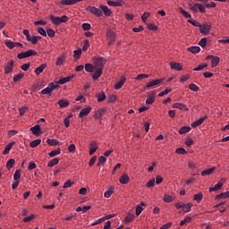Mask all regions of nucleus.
Wrapping results in <instances>:
<instances>
[{
	"label": "nucleus",
	"mask_w": 229,
	"mask_h": 229,
	"mask_svg": "<svg viewBox=\"0 0 229 229\" xmlns=\"http://www.w3.org/2000/svg\"><path fill=\"white\" fill-rule=\"evenodd\" d=\"M49 19L52 24H55V26H60L62 22H67V21H69V17L67 15H63L62 17L50 15Z\"/></svg>",
	"instance_id": "f257e3e1"
},
{
	"label": "nucleus",
	"mask_w": 229,
	"mask_h": 229,
	"mask_svg": "<svg viewBox=\"0 0 229 229\" xmlns=\"http://www.w3.org/2000/svg\"><path fill=\"white\" fill-rule=\"evenodd\" d=\"M106 37L109 47H112V46L115 44V37H116L115 32H114V30H108L106 33Z\"/></svg>",
	"instance_id": "f03ea898"
},
{
	"label": "nucleus",
	"mask_w": 229,
	"mask_h": 229,
	"mask_svg": "<svg viewBox=\"0 0 229 229\" xmlns=\"http://www.w3.org/2000/svg\"><path fill=\"white\" fill-rule=\"evenodd\" d=\"M30 56H37V51L29 49L26 52L18 54L17 58H19V60H24V58H30Z\"/></svg>",
	"instance_id": "7ed1b4c3"
},
{
	"label": "nucleus",
	"mask_w": 229,
	"mask_h": 229,
	"mask_svg": "<svg viewBox=\"0 0 229 229\" xmlns=\"http://www.w3.org/2000/svg\"><path fill=\"white\" fill-rule=\"evenodd\" d=\"M199 29L201 35H208L212 30V25L208 24V22L200 23Z\"/></svg>",
	"instance_id": "20e7f679"
},
{
	"label": "nucleus",
	"mask_w": 229,
	"mask_h": 229,
	"mask_svg": "<svg viewBox=\"0 0 229 229\" xmlns=\"http://www.w3.org/2000/svg\"><path fill=\"white\" fill-rule=\"evenodd\" d=\"M58 88V83L51 82L47 85V87L41 90V94L43 96H47V94H51L53 90Z\"/></svg>",
	"instance_id": "39448f33"
},
{
	"label": "nucleus",
	"mask_w": 229,
	"mask_h": 229,
	"mask_svg": "<svg viewBox=\"0 0 229 229\" xmlns=\"http://www.w3.org/2000/svg\"><path fill=\"white\" fill-rule=\"evenodd\" d=\"M105 64H106V59L103 57H97L94 60V67L95 69H102L105 67Z\"/></svg>",
	"instance_id": "423d86ee"
},
{
	"label": "nucleus",
	"mask_w": 229,
	"mask_h": 229,
	"mask_svg": "<svg viewBox=\"0 0 229 229\" xmlns=\"http://www.w3.org/2000/svg\"><path fill=\"white\" fill-rule=\"evenodd\" d=\"M86 11L90 12V13L96 15V17H103V11L96 6H88Z\"/></svg>",
	"instance_id": "0eeeda50"
},
{
	"label": "nucleus",
	"mask_w": 229,
	"mask_h": 229,
	"mask_svg": "<svg viewBox=\"0 0 229 229\" xmlns=\"http://www.w3.org/2000/svg\"><path fill=\"white\" fill-rule=\"evenodd\" d=\"M84 0H62L59 4L61 6H72V4H76V3H81Z\"/></svg>",
	"instance_id": "6e6552de"
},
{
	"label": "nucleus",
	"mask_w": 229,
	"mask_h": 229,
	"mask_svg": "<svg viewBox=\"0 0 229 229\" xmlns=\"http://www.w3.org/2000/svg\"><path fill=\"white\" fill-rule=\"evenodd\" d=\"M72 78H74V75H71L68 77H60L58 81H55V83H57V87L58 85H65V83H69V81H71Z\"/></svg>",
	"instance_id": "1a4fd4ad"
},
{
	"label": "nucleus",
	"mask_w": 229,
	"mask_h": 229,
	"mask_svg": "<svg viewBox=\"0 0 229 229\" xmlns=\"http://www.w3.org/2000/svg\"><path fill=\"white\" fill-rule=\"evenodd\" d=\"M15 64V61L11 60L7 63L6 66L4 67V74H10L12 71H13V65Z\"/></svg>",
	"instance_id": "9d476101"
},
{
	"label": "nucleus",
	"mask_w": 229,
	"mask_h": 229,
	"mask_svg": "<svg viewBox=\"0 0 229 229\" xmlns=\"http://www.w3.org/2000/svg\"><path fill=\"white\" fill-rule=\"evenodd\" d=\"M90 112H92V107L90 106L84 107L80 111L79 117L82 119V117H86V115H89Z\"/></svg>",
	"instance_id": "9b49d317"
},
{
	"label": "nucleus",
	"mask_w": 229,
	"mask_h": 229,
	"mask_svg": "<svg viewBox=\"0 0 229 229\" xmlns=\"http://www.w3.org/2000/svg\"><path fill=\"white\" fill-rule=\"evenodd\" d=\"M103 76V68H96L95 72L92 74V79L94 81H97V80H99Z\"/></svg>",
	"instance_id": "f8f14e48"
},
{
	"label": "nucleus",
	"mask_w": 229,
	"mask_h": 229,
	"mask_svg": "<svg viewBox=\"0 0 229 229\" xmlns=\"http://www.w3.org/2000/svg\"><path fill=\"white\" fill-rule=\"evenodd\" d=\"M106 114V108H100L95 112V114H93V117L95 119H101V117H103V115Z\"/></svg>",
	"instance_id": "ddd939ff"
},
{
	"label": "nucleus",
	"mask_w": 229,
	"mask_h": 229,
	"mask_svg": "<svg viewBox=\"0 0 229 229\" xmlns=\"http://www.w3.org/2000/svg\"><path fill=\"white\" fill-rule=\"evenodd\" d=\"M107 4H108V6H114V8H117L119 6H123V4H124V1L116 0L115 2H114L112 0H108Z\"/></svg>",
	"instance_id": "4468645a"
},
{
	"label": "nucleus",
	"mask_w": 229,
	"mask_h": 229,
	"mask_svg": "<svg viewBox=\"0 0 229 229\" xmlns=\"http://www.w3.org/2000/svg\"><path fill=\"white\" fill-rule=\"evenodd\" d=\"M135 220V215L133 213H129L123 219L124 225H130Z\"/></svg>",
	"instance_id": "2eb2a0df"
},
{
	"label": "nucleus",
	"mask_w": 229,
	"mask_h": 229,
	"mask_svg": "<svg viewBox=\"0 0 229 229\" xmlns=\"http://www.w3.org/2000/svg\"><path fill=\"white\" fill-rule=\"evenodd\" d=\"M30 131L33 133V135H36V137H39V135L42 133V131L40 130V125L38 124L31 127Z\"/></svg>",
	"instance_id": "dca6fc26"
},
{
	"label": "nucleus",
	"mask_w": 229,
	"mask_h": 229,
	"mask_svg": "<svg viewBox=\"0 0 229 229\" xmlns=\"http://www.w3.org/2000/svg\"><path fill=\"white\" fill-rule=\"evenodd\" d=\"M119 182L122 185H126L128 183H130V176L127 174H123L120 179H119Z\"/></svg>",
	"instance_id": "f3484780"
},
{
	"label": "nucleus",
	"mask_w": 229,
	"mask_h": 229,
	"mask_svg": "<svg viewBox=\"0 0 229 229\" xmlns=\"http://www.w3.org/2000/svg\"><path fill=\"white\" fill-rule=\"evenodd\" d=\"M173 108H177L178 110H183L184 112H189V107L185 104L174 103Z\"/></svg>",
	"instance_id": "a211bd4d"
},
{
	"label": "nucleus",
	"mask_w": 229,
	"mask_h": 229,
	"mask_svg": "<svg viewBox=\"0 0 229 229\" xmlns=\"http://www.w3.org/2000/svg\"><path fill=\"white\" fill-rule=\"evenodd\" d=\"M162 81H164L163 79L154 80V81H151L148 83H147L146 87H147V89H149L151 87H156V85H160V83H162Z\"/></svg>",
	"instance_id": "6ab92c4d"
},
{
	"label": "nucleus",
	"mask_w": 229,
	"mask_h": 229,
	"mask_svg": "<svg viewBox=\"0 0 229 229\" xmlns=\"http://www.w3.org/2000/svg\"><path fill=\"white\" fill-rule=\"evenodd\" d=\"M57 105H59L60 108H67L69 105H71V102L69 100L64 98V99H59L57 101Z\"/></svg>",
	"instance_id": "aec40b11"
},
{
	"label": "nucleus",
	"mask_w": 229,
	"mask_h": 229,
	"mask_svg": "<svg viewBox=\"0 0 229 229\" xmlns=\"http://www.w3.org/2000/svg\"><path fill=\"white\" fill-rule=\"evenodd\" d=\"M47 67V64H42L39 67H37L34 71L36 76H38L44 72V70Z\"/></svg>",
	"instance_id": "412c9836"
},
{
	"label": "nucleus",
	"mask_w": 229,
	"mask_h": 229,
	"mask_svg": "<svg viewBox=\"0 0 229 229\" xmlns=\"http://www.w3.org/2000/svg\"><path fill=\"white\" fill-rule=\"evenodd\" d=\"M207 119V116L201 117L199 120H196L191 123V128H198V126L203 124L205 123V120Z\"/></svg>",
	"instance_id": "4be33fe9"
},
{
	"label": "nucleus",
	"mask_w": 229,
	"mask_h": 229,
	"mask_svg": "<svg viewBox=\"0 0 229 229\" xmlns=\"http://www.w3.org/2000/svg\"><path fill=\"white\" fill-rule=\"evenodd\" d=\"M100 10L104 12V15H106V17H110L112 15V10H110L106 5H100Z\"/></svg>",
	"instance_id": "5701e85b"
},
{
	"label": "nucleus",
	"mask_w": 229,
	"mask_h": 229,
	"mask_svg": "<svg viewBox=\"0 0 229 229\" xmlns=\"http://www.w3.org/2000/svg\"><path fill=\"white\" fill-rule=\"evenodd\" d=\"M187 51L192 53V55H198L201 51V47L198 46L190 47L187 48Z\"/></svg>",
	"instance_id": "b1692460"
},
{
	"label": "nucleus",
	"mask_w": 229,
	"mask_h": 229,
	"mask_svg": "<svg viewBox=\"0 0 229 229\" xmlns=\"http://www.w3.org/2000/svg\"><path fill=\"white\" fill-rule=\"evenodd\" d=\"M221 189H223V182H218L213 187L209 188V192H216V191H221Z\"/></svg>",
	"instance_id": "393cba45"
},
{
	"label": "nucleus",
	"mask_w": 229,
	"mask_h": 229,
	"mask_svg": "<svg viewBox=\"0 0 229 229\" xmlns=\"http://www.w3.org/2000/svg\"><path fill=\"white\" fill-rule=\"evenodd\" d=\"M170 67L174 71H182L183 69V66L180 63H170Z\"/></svg>",
	"instance_id": "a878e982"
},
{
	"label": "nucleus",
	"mask_w": 229,
	"mask_h": 229,
	"mask_svg": "<svg viewBox=\"0 0 229 229\" xmlns=\"http://www.w3.org/2000/svg\"><path fill=\"white\" fill-rule=\"evenodd\" d=\"M64 62H65V55H59L55 61L56 67L62 66L64 64Z\"/></svg>",
	"instance_id": "bb28decb"
},
{
	"label": "nucleus",
	"mask_w": 229,
	"mask_h": 229,
	"mask_svg": "<svg viewBox=\"0 0 229 229\" xmlns=\"http://www.w3.org/2000/svg\"><path fill=\"white\" fill-rule=\"evenodd\" d=\"M229 191L222 192L215 197V199H228Z\"/></svg>",
	"instance_id": "cd10ccee"
},
{
	"label": "nucleus",
	"mask_w": 229,
	"mask_h": 229,
	"mask_svg": "<svg viewBox=\"0 0 229 229\" xmlns=\"http://www.w3.org/2000/svg\"><path fill=\"white\" fill-rule=\"evenodd\" d=\"M58 164H60V159L55 157L48 161L47 167H55V165H58Z\"/></svg>",
	"instance_id": "c85d7f7f"
},
{
	"label": "nucleus",
	"mask_w": 229,
	"mask_h": 229,
	"mask_svg": "<svg viewBox=\"0 0 229 229\" xmlns=\"http://www.w3.org/2000/svg\"><path fill=\"white\" fill-rule=\"evenodd\" d=\"M95 151H98V143L93 141L89 145V155H92Z\"/></svg>",
	"instance_id": "c756f323"
},
{
	"label": "nucleus",
	"mask_w": 229,
	"mask_h": 229,
	"mask_svg": "<svg viewBox=\"0 0 229 229\" xmlns=\"http://www.w3.org/2000/svg\"><path fill=\"white\" fill-rule=\"evenodd\" d=\"M124 83H126V78H123L118 83L114 85V90H119V89H123Z\"/></svg>",
	"instance_id": "7c9ffc66"
},
{
	"label": "nucleus",
	"mask_w": 229,
	"mask_h": 229,
	"mask_svg": "<svg viewBox=\"0 0 229 229\" xmlns=\"http://www.w3.org/2000/svg\"><path fill=\"white\" fill-rule=\"evenodd\" d=\"M14 144H15V142L7 144L3 151V155H8V153H10V149H12V148H13Z\"/></svg>",
	"instance_id": "2f4dec72"
},
{
	"label": "nucleus",
	"mask_w": 229,
	"mask_h": 229,
	"mask_svg": "<svg viewBox=\"0 0 229 229\" xmlns=\"http://www.w3.org/2000/svg\"><path fill=\"white\" fill-rule=\"evenodd\" d=\"M4 45L6 46V47H8V49H13L14 47H16V42H13L12 40L4 41Z\"/></svg>",
	"instance_id": "473e14b6"
},
{
	"label": "nucleus",
	"mask_w": 229,
	"mask_h": 229,
	"mask_svg": "<svg viewBox=\"0 0 229 229\" xmlns=\"http://www.w3.org/2000/svg\"><path fill=\"white\" fill-rule=\"evenodd\" d=\"M163 201H165V203H171V201H174V197L165 194L163 197Z\"/></svg>",
	"instance_id": "72a5a7b5"
},
{
	"label": "nucleus",
	"mask_w": 229,
	"mask_h": 229,
	"mask_svg": "<svg viewBox=\"0 0 229 229\" xmlns=\"http://www.w3.org/2000/svg\"><path fill=\"white\" fill-rule=\"evenodd\" d=\"M214 171H216V168H209V169H206L204 171L201 172V176H209V174H212V173H214Z\"/></svg>",
	"instance_id": "f704fd0d"
},
{
	"label": "nucleus",
	"mask_w": 229,
	"mask_h": 229,
	"mask_svg": "<svg viewBox=\"0 0 229 229\" xmlns=\"http://www.w3.org/2000/svg\"><path fill=\"white\" fill-rule=\"evenodd\" d=\"M179 12L182 13V15H183V17H185L186 19H191L192 15H191V13H187V11H185L183 8L180 7L179 8Z\"/></svg>",
	"instance_id": "c9c22d12"
},
{
	"label": "nucleus",
	"mask_w": 229,
	"mask_h": 229,
	"mask_svg": "<svg viewBox=\"0 0 229 229\" xmlns=\"http://www.w3.org/2000/svg\"><path fill=\"white\" fill-rule=\"evenodd\" d=\"M41 142H42V140L37 139V140H32L30 143V148H37V146H40Z\"/></svg>",
	"instance_id": "e433bc0d"
},
{
	"label": "nucleus",
	"mask_w": 229,
	"mask_h": 229,
	"mask_svg": "<svg viewBox=\"0 0 229 229\" xmlns=\"http://www.w3.org/2000/svg\"><path fill=\"white\" fill-rule=\"evenodd\" d=\"M194 201H197V203H200V201L203 199V193L199 192L193 196Z\"/></svg>",
	"instance_id": "4c0bfd02"
},
{
	"label": "nucleus",
	"mask_w": 229,
	"mask_h": 229,
	"mask_svg": "<svg viewBox=\"0 0 229 229\" xmlns=\"http://www.w3.org/2000/svg\"><path fill=\"white\" fill-rule=\"evenodd\" d=\"M97 99L98 103H102V101H105V99H106V95L105 94V92L98 93L97 95Z\"/></svg>",
	"instance_id": "58836bf2"
},
{
	"label": "nucleus",
	"mask_w": 229,
	"mask_h": 229,
	"mask_svg": "<svg viewBox=\"0 0 229 229\" xmlns=\"http://www.w3.org/2000/svg\"><path fill=\"white\" fill-rule=\"evenodd\" d=\"M47 143L48 144V146H58V144H60V141L55 139H48L47 140Z\"/></svg>",
	"instance_id": "ea45409f"
},
{
	"label": "nucleus",
	"mask_w": 229,
	"mask_h": 229,
	"mask_svg": "<svg viewBox=\"0 0 229 229\" xmlns=\"http://www.w3.org/2000/svg\"><path fill=\"white\" fill-rule=\"evenodd\" d=\"M191 131V128L189 126H182L179 130L180 135H183V133H189Z\"/></svg>",
	"instance_id": "a19ab883"
},
{
	"label": "nucleus",
	"mask_w": 229,
	"mask_h": 229,
	"mask_svg": "<svg viewBox=\"0 0 229 229\" xmlns=\"http://www.w3.org/2000/svg\"><path fill=\"white\" fill-rule=\"evenodd\" d=\"M61 153V150L60 148H57V149H55V150H52L51 152H49L48 156L53 158L55 157H58V155H60Z\"/></svg>",
	"instance_id": "79ce46f5"
},
{
	"label": "nucleus",
	"mask_w": 229,
	"mask_h": 229,
	"mask_svg": "<svg viewBox=\"0 0 229 229\" xmlns=\"http://www.w3.org/2000/svg\"><path fill=\"white\" fill-rule=\"evenodd\" d=\"M73 58L75 60H80V58H81V49H78V50L73 51Z\"/></svg>",
	"instance_id": "37998d69"
},
{
	"label": "nucleus",
	"mask_w": 229,
	"mask_h": 229,
	"mask_svg": "<svg viewBox=\"0 0 229 229\" xmlns=\"http://www.w3.org/2000/svg\"><path fill=\"white\" fill-rule=\"evenodd\" d=\"M189 10H191V12H193V13H198V4H190Z\"/></svg>",
	"instance_id": "c03bdc74"
},
{
	"label": "nucleus",
	"mask_w": 229,
	"mask_h": 229,
	"mask_svg": "<svg viewBox=\"0 0 229 229\" xmlns=\"http://www.w3.org/2000/svg\"><path fill=\"white\" fill-rule=\"evenodd\" d=\"M13 165H15V159H13V158L9 159L6 163L7 169L10 171V169H12V167H13Z\"/></svg>",
	"instance_id": "a18cd8bd"
},
{
	"label": "nucleus",
	"mask_w": 229,
	"mask_h": 229,
	"mask_svg": "<svg viewBox=\"0 0 229 229\" xmlns=\"http://www.w3.org/2000/svg\"><path fill=\"white\" fill-rule=\"evenodd\" d=\"M72 185H74V182H72V180H67L64 185H63V189H69L71 187H72Z\"/></svg>",
	"instance_id": "49530a36"
},
{
	"label": "nucleus",
	"mask_w": 229,
	"mask_h": 229,
	"mask_svg": "<svg viewBox=\"0 0 229 229\" xmlns=\"http://www.w3.org/2000/svg\"><path fill=\"white\" fill-rule=\"evenodd\" d=\"M84 69L86 72H94V65L91 64H86Z\"/></svg>",
	"instance_id": "de8ad7c7"
},
{
	"label": "nucleus",
	"mask_w": 229,
	"mask_h": 229,
	"mask_svg": "<svg viewBox=\"0 0 229 229\" xmlns=\"http://www.w3.org/2000/svg\"><path fill=\"white\" fill-rule=\"evenodd\" d=\"M187 22H189L192 26H195V28H199V26H201V23H199V21H198L197 20H194V19L188 20Z\"/></svg>",
	"instance_id": "09e8293b"
},
{
	"label": "nucleus",
	"mask_w": 229,
	"mask_h": 229,
	"mask_svg": "<svg viewBox=\"0 0 229 229\" xmlns=\"http://www.w3.org/2000/svg\"><path fill=\"white\" fill-rule=\"evenodd\" d=\"M173 89L171 88H166L164 91H161L160 93H158V97L159 98H164V96H167V94H169V92H171Z\"/></svg>",
	"instance_id": "8fccbe9b"
},
{
	"label": "nucleus",
	"mask_w": 229,
	"mask_h": 229,
	"mask_svg": "<svg viewBox=\"0 0 229 229\" xmlns=\"http://www.w3.org/2000/svg\"><path fill=\"white\" fill-rule=\"evenodd\" d=\"M192 208V203H188V204H184L182 210L184 212V214H186L187 212H189L191 209Z\"/></svg>",
	"instance_id": "3c124183"
},
{
	"label": "nucleus",
	"mask_w": 229,
	"mask_h": 229,
	"mask_svg": "<svg viewBox=\"0 0 229 229\" xmlns=\"http://www.w3.org/2000/svg\"><path fill=\"white\" fill-rule=\"evenodd\" d=\"M219 56L213 57V59L211 60V66L216 67V65L219 64Z\"/></svg>",
	"instance_id": "603ef678"
},
{
	"label": "nucleus",
	"mask_w": 229,
	"mask_h": 229,
	"mask_svg": "<svg viewBox=\"0 0 229 229\" xmlns=\"http://www.w3.org/2000/svg\"><path fill=\"white\" fill-rule=\"evenodd\" d=\"M192 221V217L186 216L183 220L181 221L180 226H183V225H187V223H191Z\"/></svg>",
	"instance_id": "864d4df0"
},
{
	"label": "nucleus",
	"mask_w": 229,
	"mask_h": 229,
	"mask_svg": "<svg viewBox=\"0 0 229 229\" xmlns=\"http://www.w3.org/2000/svg\"><path fill=\"white\" fill-rule=\"evenodd\" d=\"M37 31H38V33L39 35H42V37H47V33L46 30H44V28L38 27V28L37 29Z\"/></svg>",
	"instance_id": "5fc2aeb1"
},
{
	"label": "nucleus",
	"mask_w": 229,
	"mask_h": 229,
	"mask_svg": "<svg viewBox=\"0 0 229 229\" xmlns=\"http://www.w3.org/2000/svg\"><path fill=\"white\" fill-rule=\"evenodd\" d=\"M22 78H24V74H23V73L16 74V75L13 77V81H14V83H17V81H21V80H22Z\"/></svg>",
	"instance_id": "6e6d98bb"
},
{
	"label": "nucleus",
	"mask_w": 229,
	"mask_h": 229,
	"mask_svg": "<svg viewBox=\"0 0 229 229\" xmlns=\"http://www.w3.org/2000/svg\"><path fill=\"white\" fill-rule=\"evenodd\" d=\"M115 101H117V96H115V95H109L107 97V102L108 103H115Z\"/></svg>",
	"instance_id": "4d7b16f0"
},
{
	"label": "nucleus",
	"mask_w": 229,
	"mask_h": 229,
	"mask_svg": "<svg viewBox=\"0 0 229 229\" xmlns=\"http://www.w3.org/2000/svg\"><path fill=\"white\" fill-rule=\"evenodd\" d=\"M13 180L15 182H19L21 180V170H16L14 174H13Z\"/></svg>",
	"instance_id": "13d9d810"
},
{
	"label": "nucleus",
	"mask_w": 229,
	"mask_h": 229,
	"mask_svg": "<svg viewBox=\"0 0 229 229\" xmlns=\"http://www.w3.org/2000/svg\"><path fill=\"white\" fill-rule=\"evenodd\" d=\"M42 38V37L40 36H33L31 38H30V41L31 44H37L38 42V40H40Z\"/></svg>",
	"instance_id": "bf43d9fd"
},
{
	"label": "nucleus",
	"mask_w": 229,
	"mask_h": 229,
	"mask_svg": "<svg viewBox=\"0 0 229 229\" xmlns=\"http://www.w3.org/2000/svg\"><path fill=\"white\" fill-rule=\"evenodd\" d=\"M83 43L84 45L82 47V51H87L89 47H90V42L89 41V39H85Z\"/></svg>",
	"instance_id": "052dcab7"
},
{
	"label": "nucleus",
	"mask_w": 229,
	"mask_h": 229,
	"mask_svg": "<svg viewBox=\"0 0 229 229\" xmlns=\"http://www.w3.org/2000/svg\"><path fill=\"white\" fill-rule=\"evenodd\" d=\"M113 193H114V188H110V189H108L107 191H105L104 196L106 198H110V196H112Z\"/></svg>",
	"instance_id": "680f3d73"
},
{
	"label": "nucleus",
	"mask_w": 229,
	"mask_h": 229,
	"mask_svg": "<svg viewBox=\"0 0 229 229\" xmlns=\"http://www.w3.org/2000/svg\"><path fill=\"white\" fill-rule=\"evenodd\" d=\"M189 89L193 92H198L199 90V87H198L196 84H193V83L189 85Z\"/></svg>",
	"instance_id": "e2e57ef3"
},
{
	"label": "nucleus",
	"mask_w": 229,
	"mask_h": 229,
	"mask_svg": "<svg viewBox=\"0 0 229 229\" xmlns=\"http://www.w3.org/2000/svg\"><path fill=\"white\" fill-rule=\"evenodd\" d=\"M208 67V64H199L198 67L194 68L193 71H203V69Z\"/></svg>",
	"instance_id": "0e129e2a"
},
{
	"label": "nucleus",
	"mask_w": 229,
	"mask_h": 229,
	"mask_svg": "<svg viewBox=\"0 0 229 229\" xmlns=\"http://www.w3.org/2000/svg\"><path fill=\"white\" fill-rule=\"evenodd\" d=\"M106 162V157H105L104 156H100L98 157V165H103Z\"/></svg>",
	"instance_id": "69168bd1"
},
{
	"label": "nucleus",
	"mask_w": 229,
	"mask_h": 229,
	"mask_svg": "<svg viewBox=\"0 0 229 229\" xmlns=\"http://www.w3.org/2000/svg\"><path fill=\"white\" fill-rule=\"evenodd\" d=\"M146 187H148V189H152L153 187H155V179L149 180L147 182Z\"/></svg>",
	"instance_id": "338daca9"
},
{
	"label": "nucleus",
	"mask_w": 229,
	"mask_h": 229,
	"mask_svg": "<svg viewBox=\"0 0 229 229\" xmlns=\"http://www.w3.org/2000/svg\"><path fill=\"white\" fill-rule=\"evenodd\" d=\"M47 35H48L50 38H53L55 35V30L53 29H47Z\"/></svg>",
	"instance_id": "774afa93"
}]
</instances>
